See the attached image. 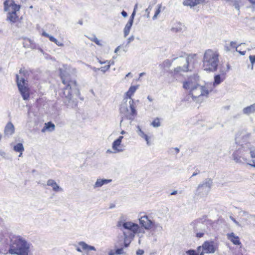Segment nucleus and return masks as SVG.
<instances>
[{"mask_svg": "<svg viewBox=\"0 0 255 255\" xmlns=\"http://www.w3.org/2000/svg\"><path fill=\"white\" fill-rule=\"evenodd\" d=\"M60 72L62 82L66 86L63 88L62 96L65 98L64 100L65 104L68 107L73 108L77 105V98L80 94L76 82L75 80H71L70 75L68 74L64 73L61 69H60Z\"/></svg>", "mask_w": 255, "mask_h": 255, "instance_id": "obj_1", "label": "nucleus"}, {"mask_svg": "<svg viewBox=\"0 0 255 255\" xmlns=\"http://www.w3.org/2000/svg\"><path fill=\"white\" fill-rule=\"evenodd\" d=\"M183 88L186 90L188 95L190 96L194 101L202 100L203 97H207L212 91L210 85L199 84L198 80L195 77H191L183 83Z\"/></svg>", "mask_w": 255, "mask_h": 255, "instance_id": "obj_2", "label": "nucleus"}, {"mask_svg": "<svg viewBox=\"0 0 255 255\" xmlns=\"http://www.w3.org/2000/svg\"><path fill=\"white\" fill-rule=\"evenodd\" d=\"M8 253L11 255H30L31 244L19 235H11Z\"/></svg>", "mask_w": 255, "mask_h": 255, "instance_id": "obj_3", "label": "nucleus"}, {"mask_svg": "<svg viewBox=\"0 0 255 255\" xmlns=\"http://www.w3.org/2000/svg\"><path fill=\"white\" fill-rule=\"evenodd\" d=\"M117 226L123 231L124 237L126 238L134 239L135 236L137 235L140 239L145 233L144 230L138 224L131 221H126L123 217H120ZM138 243H140V239Z\"/></svg>", "mask_w": 255, "mask_h": 255, "instance_id": "obj_4", "label": "nucleus"}, {"mask_svg": "<svg viewBox=\"0 0 255 255\" xmlns=\"http://www.w3.org/2000/svg\"><path fill=\"white\" fill-rule=\"evenodd\" d=\"M251 135V133L247 131L246 129L240 130L236 133L235 137L236 142L241 144L242 148L233 154V159L236 162L241 163L243 162V160L244 161L247 160L242 150L243 148L244 149L251 146V143L249 142Z\"/></svg>", "mask_w": 255, "mask_h": 255, "instance_id": "obj_5", "label": "nucleus"}, {"mask_svg": "<svg viewBox=\"0 0 255 255\" xmlns=\"http://www.w3.org/2000/svg\"><path fill=\"white\" fill-rule=\"evenodd\" d=\"M212 225L213 222L207 219L206 216L194 220L190 224L194 232L196 233V237L198 238L203 237L205 234H210Z\"/></svg>", "mask_w": 255, "mask_h": 255, "instance_id": "obj_6", "label": "nucleus"}, {"mask_svg": "<svg viewBox=\"0 0 255 255\" xmlns=\"http://www.w3.org/2000/svg\"><path fill=\"white\" fill-rule=\"evenodd\" d=\"M202 67L204 70L213 72L217 70L219 63V54L212 49L206 50L203 55Z\"/></svg>", "mask_w": 255, "mask_h": 255, "instance_id": "obj_7", "label": "nucleus"}, {"mask_svg": "<svg viewBox=\"0 0 255 255\" xmlns=\"http://www.w3.org/2000/svg\"><path fill=\"white\" fill-rule=\"evenodd\" d=\"M4 11H7L6 20L11 23L16 22L18 20L16 13L20 9V5L15 4L13 0H5L3 2Z\"/></svg>", "mask_w": 255, "mask_h": 255, "instance_id": "obj_8", "label": "nucleus"}, {"mask_svg": "<svg viewBox=\"0 0 255 255\" xmlns=\"http://www.w3.org/2000/svg\"><path fill=\"white\" fill-rule=\"evenodd\" d=\"M197 54H193L189 55L184 54L179 58H174L173 60H178L179 63L183 64V66H179L174 68L173 71L171 72L172 76H174L176 74L182 72H187L189 70L188 65L192 59L195 58Z\"/></svg>", "mask_w": 255, "mask_h": 255, "instance_id": "obj_9", "label": "nucleus"}, {"mask_svg": "<svg viewBox=\"0 0 255 255\" xmlns=\"http://www.w3.org/2000/svg\"><path fill=\"white\" fill-rule=\"evenodd\" d=\"M136 105L132 99L129 100L128 104H122L120 108L121 113L124 114L128 120L132 121L137 115Z\"/></svg>", "mask_w": 255, "mask_h": 255, "instance_id": "obj_10", "label": "nucleus"}, {"mask_svg": "<svg viewBox=\"0 0 255 255\" xmlns=\"http://www.w3.org/2000/svg\"><path fill=\"white\" fill-rule=\"evenodd\" d=\"M212 184L213 181L211 178L205 179L198 186L195 193V195L200 197L207 195L211 190Z\"/></svg>", "mask_w": 255, "mask_h": 255, "instance_id": "obj_11", "label": "nucleus"}, {"mask_svg": "<svg viewBox=\"0 0 255 255\" xmlns=\"http://www.w3.org/2000/svg\"><path fill=\"white\" fill-rule=\"evenodd\" d=\"M16 82L18 89L22 96L23 100H27L29 97L28 88L25 86V82L24 78L19 79V76L16 75Z\"/></svg>", "mask_w": 255, "mask_h": 255, "instance_id": "obj_12", "label": "nucleus"}, {"mask_svg": "<svg viewBox=\"0 0 255 255\" xmlns=\"http://www.w3.org/2000/svg\"><path fill=\"white\" fill-rule=\"evenodd\" d=\"M76 250L79 253L84 251H96L95 247L88 245L84 241H80L78 243V245H74Z\"/></svg>", "mask_w": 255, "mask_h": 255, "instance_id": "obj_13", "label": "nucleus"}, {"mask_svg": "<svg viewBox=\"0 0 255 255\" xmlns=\"http://www.w3.org/2000/svg\"><path fill=\"white\" fill-rule=\"evenodd\" d=\"M140 225L144 230H149L153 226V222L150 220L148 216L144 215L139 219Z\"/></svg>", "mask_w": 255, "mask_h": 255, "instance_id": "obj_14", "label": "nucleus"}, {"mask_svg": "<svg viewBox=\"0 0 255 255\" xmlns=\"http://www.w3.org/2000/svg\"><path fill=\"white\" fill-rule=\"evenodd\" d=\"M204 253L213 254L215 252L216 246L213 241H206L202 245Z\"/></svg>", "mask_w": 255, "mask_h": 255, "instance_id": "obj_15", "label": "nucleus"}, {"mask_svg": "<svg viewBox=\"0 0 255 255\" xmlns=\"http://www.w3.org/2000/svg\"><path fill=\"white\" fill-rule=\"evenodd\" d=\"M112 149L114 153L123 152L125 150V146L122 144V142L115 140L112 143Z\"/></svg>", "mask_w": 255, "mask_h": 255, "instance_id": "obj_16", "label": "nucleus"}, {"mask_svg": "<svg viewBox=\"0 0 255 255\" xmlns=\"http://www.w3.org/2000/svg\"><path fill=\"white\" fill-rule=\"evenodd\" d=\"M138 87L139 85L131 86L129 87L128 90L126 93L125 94L124 100H126V102H128V99L130 100V99H132L131 96L135 92Z\"/></svg>", "mask_w": 255, "mask_h": 255, "instance_id": "obj_17", "label": "nucleus"}, {"mask_svg": "<svg viewBox=\"0 0 255 255\" xmlns=\"http://www.w3.org/2000/svg\"><path fill=\"white\" fill-rule=\"evenodd\" d=\"M14 127L13 125L11 123H8L4 128V135L7 137H9L12 135L14 132Z\"/></svg>", "mask_w": 255, "mask_h": 255, "instance_id": "obj_18", "label": "nucleus"}, {"mask_svg": "<svg viewBox=\"0 0 255 255\" xmlns=\"http://www.w3.org/2000/svg\"><path fill=\"white\" fill-rule=\"evenodd\" d=\"M112 181V179L98 178L93 185V187L94 189L100 188L104 185L111 183Z\"/></svg>", "mask_w": 255, "mask_h": 255, "instance_id": "obj_19", "label": "nucleus"}, {"mask_svg": "<svg viewBox=\"0 0 255 255\" xmlns=\"http://www.w3.org/2000/svg\"><path fill=\"white\" fill-rule=\"evenodd\" d=\"M227 237L229 240L235 245H239L241 244L239 237L233 232L227 234Z\"/></svg>", "mask_w": 255, "mask_h": 255, "instance_id": "obj_20", "label": "nucleus"}, {"mask_svg": "<svg viewBox=\"0 0 255 255\" xmlns=\"http://www.w3.org/2000/svg\"><path fill=\"white\" fill-rule=\"evenodd\" d=\"M242 112L243 114L247 116L255 113V103L243 108Z\"/></svg>", "mask_w": 255, "mask_h": 255, "instance_id": "obj_21", "label": "nucleus"}, {"mask_svg": "<svg viewBox=\"0 0 255 255\" xmlns=\"http://www.w3.org/2000/svg\"><path fill=\"white\" fill-rule=\"evenodd\" d=\"M47 185L49 186H51L53 190L55 192L63 191V189L60 187L54 180L49 179L47 181Z\"/></svg>", "mask_w": 255, "mask_h": 255, "instance_id": "obj_22", "label": "nucleus"}, {"mask_svg": "<svg viewBox=\"0 0 255 255\" xmlns=\"http://www.w3.org/2000/svg\"><path fill=\"white\" fill-rule=\"evenodd\" d=\"M184 28V25L180 22H177L173 24L170 30L172 32L177 33L181 32Z\"/></svg>", "mask_w": 255, "mask_h": 255, "instance_id": "obj_23", "label": "nucleus"}, {"mask_svg": "<svg viewBox=\"0 0 255 255\" xmlns=\"http://www.w3.org/2000/svg\"><path fill=\"white\" fill-rule=\"evenodd\" d=\"M13 149L16 152H19V157H21L22 155V153L24 150V146L21 143H18L16 144L13 145Z\"/></svg>", "mask_w": 255, "mask_h": 255, "instance_id": "obj_24", "label": "nucleus"}, {"mask_svg": "<svg viewBox=\"0 0 255 255\" xmlns=\"http://www.w3.org/2000/svg\"><path fill=\"white\" fill-rule=\"evenodd\" d=\"M202 2V0H184L183 4L184 5L189 6L192 7L201 3Z\"/></svg>", "mask_w": 255, "mask_h": 255, "instance_id": "obj_25", "label": "nucleus"}, {"mask_svg": "<svg viewBox=\"0 0 255 255\" xmlns=\"http://www.w3.org/2000/svg\"><path fill=\"white\" fill-rule=\"evenodd\" d=\"M243 44H245V43H241L237 45V44L236 42L231 41L229 44H226V45H225V49L227 51H229L231 50L232 48H235L236 51H238V48H239V47Z\"/></svg>", "mask_w": 255, "mask_h": 255, "instance_id": "obj_26", "label": "nucleus"}, {"mask_svg": "<svg viewBox=\"0 0 255 255\" xmlns=\"http://www.w3.org/2000/svg\"><path fill=\"white\" fill-rule=\"evenodd\" d=\"M55 125L51 122H48L44 124L43 128L41 129L42 132H45L46 130L52 131L54 130Z\"/></svg>", "mask_w": 255, "mask_h": 255, "instance_id": "obj_27", "label": "nucleus"}, {"mask_svg": "<svg viewBox=\"0 0 255 255\" xmlns=\"http://www.w3.org/2000/svg\"><path fill=\"white\" fill-rule=\"evenodd\" d=\"M225 79V76H221V75H216L214 77V82L213 83V86L214 87L221 84Z\"/></svg>", "mask_w": 255, "mask_h": 255, "instance_id": "obj_28", "label": "nucleus"}, {"mask_svg": "<svg viewBox=\"0 0 255 255\" xmlns=\"http://www.w3.org/2000/svg\"><path fill=\"white\" fill-rule=\"evenodd\" d=\"M230 69V66L229 64L226 65V66H222L220 67V74L219 75H221V76H225L227 72Z\"/></svg>", "mask_w": 255, "mask_h": 255, "instance_id": "obj_29", "label": "nucleus"}, {"mask_svg": "<svg viewBox=\"0 0 255 255\" xmlns=\"http://www.w3.org/2000/svg\"><path fill=\"white\" fill-rule=\"evenodd\" d=\"M132 24H133V23H132L131 22H129V21H128L127 22V23L126 24V25L124 28V36L125 37H127L128 35Z\"/></svg>", "mask_w": 255, "mask_h": 255, "instance_id": "obj_30", "label": "nucleus"}, {"mask_svg": "<svg viewBox=\"0 0 255 255\" xmlns=\"http://www.w3.org/2000/svg\"><path fill=\"white\" fill-rule=\"evenodd\" d=\"M171 65V62L169 60H166L159 65V67L162 69L166 68H169Z\"/></svg>", "mask_w": 255, "mask_h": 255, "instance_id": "obj_31", "label": "nucleus"}, {"mask_svg": "<svg viewBox=\"0 0 255 255\" xmlns=\"http://www.w3.org/2000/svg\"><path fill=\"white\" fill-rule=\"evenodd\" d=\"M136 131L137 134L142 138H143L146 135L144 131L141 129L140 127L139 126L136 127Z\"/></svg>", "mask_w": 255, "mask_h": 255, "instance_id": "obj_32", "label": "nucleus"}, {"mask_svg": "<svg viewBox=\"0 0 255 255\" xmlns=\"http://www.w3.org/2000/svg\"><path fill=\"white\" fill-rule=\"evenodd\" d=\"M151 125L154 128H158L160 126V122L159 118L155 119L151 123Z\"/></svg>", "mask_w": 255, "mask_h": 255, "instance_id": "obj_33", "label": "nucleus"}, {"mask_svg": "<svg viewBox=\"0 0 255 255\" xmlns=\"http://www.w3.org/2000/svg\"><path fill=\"white\" fill-rule=\"evenodd\" d=\"M42 35L44 36H45L46 37H48L50 41L55 42H57V39L54 37L53 36L50 35L49 34L46 33L45 31H43L42 33Z\"/></svg>", "mask_w": 255, "mask_h": 255, "instance_id": "obj_34", "label": "nucleus"}, {"mask_svg": "<svg viewBox=\"0 0 255 255\" xmlns=\"http://www.w3.org/2000/svg\"><path fill=\"white\" fill-rule=\"evenodd\" d=\"M157 9L156 10L155 12L152 17V19L153 20L156 19L157 18L158 15L159 14V13L161 12V4H158L157 5Z\"/></svg>", "mask_w": 255, "mask_h": 255, "instance_id": "obj_35", "label": "nucleus"}, {"mask_svg": "<svg viewBox=\"0 0 255 255\" xmlns=\"http://www.w3.org/2000/svg\"><path fill=\"white\" fill-rule=\"evenodd\" d=\"M247 148L250 149L251 157L252 158H255V148L254 147H251V145Z\"/></svg>", "mask_w": 255, "mask_h": 255, "instance_id": "obj_36", "label": "nucleus"}, {"mask_svg": "<svg viewBox=\"0 0 255 255\" xmlns=\"http://www.w3.org/2000/svg\"><path fill=\"white\" fill-rule=\"evenodd\" d=\"M110 66H111V64H110V63H109V64H107V65L105 66H103V67H101V68H100V70L103 72V73H105L106 71H107L108 70H109V69L110 68Z\"/></svg>", "mask_w": 255, "mask_h": 255, "instance_id": "obj_37", "label": "nucleus"}, {"mask_svg": "<svg viewBox=\"0 0 255 255\" xmlns=\"http://www.w3.org/2000/svg\"><path fill=\"white\" fill-rule=\"evenodd\" d=\"M133 239H130V238H126L125 237H124V245L125 247H128L131 240H132Z\"/></svg>", "mask_w": 255, "mask_h": 255, "instance_id": "obj_38", "label": "nucleus"}, {"mask_svg": "<svg viewBox=\"0 0 255 255\" xmlns=\"http://www.w3.org/2000/svg\"><path fill=\"white\" fill-rule=\"evenodd\" d=\"M227 1H232L234 2V5L235 6V7L238 10H239L240 9V6L238 2L236 0H226Z\"/></svg>", "mask_w": 255, "mask_h": 255, "instance_id": "obj_39", "label": "nucleus"}, {"mask_svg": "<svg viewBox=\"0 0 255 255\" xmlns=\"http://www.w3.org/2000/svg\"><path fill=\"white\" fill-rule=\"evenodd\" d=\"M155 230H157V231H161L163 230L162 227L159 224H156L153 225Z\"/></svg>", "mask_w": 255, "mask_h": 255, "instance_id": "obj_40", "label": "nucleus"}, {"mask_svg": "<svg viewBox=\"0 0 255 255\" xmlns=\"http://www.w3.org/2000/svg\"><path fill=\"white\" fill-rule=\"evenodd\" d=\"M188 255H198V254L194 250H190L186 252Z\"/></svg>", "mask_w": 255, "mask_h": 255, "instance_id": "obj_41", "label": "nucleus"}, {"mask_svg": "<svg viewBox=\"0 0 255 255\" xmlns=\"http://www.w3.org/2000/svg\"><path fill=\"white\" fill-rule=\"evenodd\" d=\"M250 61L252 64V68H253V65L255 63V55H250L249 57Z\"/></svg>", "mask_w": 255, "mask_h": 255, "instance_id": "obj_42", "label": "nucleus"}, {"mask_svg": "<svg viewBox=\"0 0 255 255\" xmlns=\"http://www.w3.org/2000/svg\"><path fill=\"white\" fill-rule=\"evenodd\" d=\"M142 138L145 139L147 145L149 146L151 144L150 140H149V137L147 134H146Z\"/></svg>", "mask_w": 255, "mask_h": 255, "instance_id": "obj_43", "label": "nucleus"}, {"mask_svg": "<svg viewBox=\"0 0 255 255\" xmlns=\"http://www.w3.org/2000/svg\"><path fill=\"white\" fill-rule=\"evenodd\" d=\"M115 253L116 254V255L123 254H124L123 249L122 248L117 249L115 251Z\"/></svg>", "mask_w": 255, "mask_h": 255, "instance_id": "obj_44", "label": "nucleus"}, {"mask_svg": "<svg viewBox=\"0 0 255 255\" xmlns=\"http://www.w3.org/2000/svg\"><path fill=\"white\" fill-rule=\"evenodd\" d=\"M135 12H136L135 11H133L128 21L131 22L132 23H133V19H134L135 14Z\"/></svg>", "mask_w": 255, "mask_h": 255, "instance_id": "obj_45", "label": "nucleus"}, {"mask_svg": "<svg viewBox=\"0 0 255 255\" xmlns=\"http://www.w3.org/2000/svg\"><path fill=\"white\" fill-rule=\"evenodd\" d=\"M151 9H152V7L151 6V5H149L148 8L145 9V12L147 13V18L149 17V16H150L149 13H150V11L151 10Z\"/></svg>", "mask_w": 255, "mask_h": 255, "instance_id": "obj_46", "label": "nucleus"}, {"mask_svg": "<svg viewBox=\"0 0 255 255\" xmlns=\"http://www.w3.org/2000/svg\"><path fill=\"white\" fill-rule=\"evenodd\" d=\"M230 218L235 224H236V225L238 226H241V225L239 224V223L238 221H237L236 219L232 216H230Z\"/></svg>", "mask_w": 255, "mask_h": 255, "instance_id": "obj_47", "label": "nucleus"}, {"mask_svg": "<svg viewBox=\"0 0 255 255\" xmlns=\"http://www.w3.org/2000/svg\"><path fill=\"white\" fill-rule=\"evenodd\" d=\"M93 41L96 43L97 45H99V46H102V44L100 43V41H99V40L96 38V37H95L93 39Z\"/></svg>", "mask_w": 255, "mask_h": 255, "instance_id": "obj_48", "label": "nucleus"}, {"mask_svg": "<svg viewBox=\"0 0 255 255\" xmlns=\"http://www.w3.org/2000/svg\"><path fill=\"white\" fill-rule=\"evenodd\" d=\"M98 62L101 64H109L110 63V61H108V60H105V61H102L101 60H99V59H98Z\"/></svg>", "mask_w": 255, "mask_h": 255, "instance_id": "obj_49", "label": "nucleus"}, {"mask_svg": "<svg viewBox=\"0 0 255 255\" xmlns=\"http://www.w3.org/2000/svg\"><path fill=\"white\" fill-rule=\"evenodd\" d=\"M249 165L255 167V160H252L250 163H248Z\"/></svg>", "mask_w": 255, "mask_h": 255, "instance_id": "obj_50", "label": "nucleus"}, {"mask_svg": "<svg viewBox=\"0 0 255 255\" xmlns=\"http://www.w3.org/2000/svg\"><path fill=\"white\" fill-rule=\"evenodd\" d=\"M134 37L133 35L131 36L128 39V43H129L131 41H133Z\"/></svg>", "mask_w": 255, "mask_h": 255, "instance_id": "obj_51", "label": "nucleus"}, {"mask_svg": "<svg viewBox=\"0 0 255 255\" xmlns=\"http://www.w3.org/2000/svg\"><path fill=\"white\" fill-rule=\"evenodd\" d=\"M144 254V251L142 250H138L136 251L137 255H142Z\"/></svg>", "mask_w": 255, "mask_h": 255, "instance_id": "obj_52", "label": "nucleus"}, {"mask_svg": "<svg viewBox=\"0 0 255 255\" xmlns=\"http://www.w3.org/2000/svg\"><path fill=\"white\" fill-rule=\"evenodd\" d=\"M54 43H55L57 45H58V46H64L63 43H61V42H59L57 40V42H55Z\"/></svg>", "mask_w": 255, "mask_h": 255, "instance_id": "obj_53", "label": "nucleus"}, {"mask_svg": "<svg viewBox=\"0 0 255 255\" xmlns=\"http://www.w3.org/2000/svg\"><path fill=\"white\" fill-rule=\"evenodd\" d=\"M123 138H124V136L123 135H121V136H119V137L117 139H116V140L117 141L122 142V139H123Z\"/></svg>", "mask_w": 255, "mask_h": 255, "instance_id": "obj_54", "label": "nucleus"}, {"mask_svg": "<svg viewBox=\"0 0 255 255\" xmlns=\"http://www.w3.org/2000/svg\"><path fill=\"white\" fill-rule=\"evenodd\" d=\"M109 255H116L115 253V252H114L113 250H111L108 252Z\"/></svg>", "mask_w": 255, "mask_h": 255, "instance_id": "obj_55", "label": "nucleus"}, {"mask_svg": "<svg viewBox=\"0 0 255 255\" xmlns=\"http://www.w3.org/2000/svg\"><path fill=\"white\" fill-rule=\"evenodd\" d=\"M121 14L123 15V16H124V17H127L128 16L127 12L124 11V10H123Z\"/></svg>", "mask_w": 255, "mask_h": 255, "instance_id": "obj_56", "label": "nucleus"}, {"mask_svg": "<svg viewBox=\"0 0 255 255\" xmlns=\"http://www.w3.org/2000/svg\"><path fill=\"white\" fill-rule=\"evenodd\" d=\"M132 77V74L130 73V72H129L128 73L125 77V79H126L127 77Z\"/></svg>", "mask_w": 255, "mask_h": 255, "instance_id": "obj_57", "label": "nucleus"}, {"mask_svg": "<svg viewBox=\"0 0 255 255\" xmlns=\"http://www.w3.org/2000/svg\"><path fill=\"white\" fill-rule=\"evenodd\" d=\"M237 52H238L239 53H240L242 55H244L246 53V51H241L240 50H239L238 49V51H237Z\"/></svg>", "mask_w": 255, "mask_h": 255, "instance_id": "obj_58", "label": "nucleus"}, {"mask_svg": "<svg viewBox=\"0 0 255 255\" xmlns=\"http://www.w3.org/2000/svg\"><path fill=\"white\" fill-rule=\"evenodd\" d=\"M0 155L2 156H4L5 155V153L4 151L0 150Z\"/></svg>", "mask_w": 255, "mask_h": 255, "instance_id": "obj_59", "label": "nucleus"}, {"mask_svg": "<svg viewBox=\"0 0 255 255\" xmlns=\"http://www.w3.org/2000/svg\"><path fill=\"white\" fill-rule=\"evenodd\" d=\"M177 194V191L174 190L170 193L171 195H175Z\"/></svg>", "mask_w": 255, "mask_h": 255, "instance_id": "obj_60", "label": "nucleus"}, {"mask_svg": "<svg viewBox=\"0 0 255 255\" xmlns=\"http://www.w3.org/2000/svg\"><path fill=\"white\" fill-rule=\"evenodd\" d=\"M120 47H121V46H118V47L116 48V49L115 50V53H118V51H119V50H120Z\"/></svg>", "mask_w": 255, "mask_h": 255, "instance_id": "obj_61", "label": "nucleus"}, {"mask_svg": "<svg viewBox=\"0 0 255 255\" xmlns=\"http://www.w3.org/2000/svg\"><path fill=\"white\" fill-rule=\"evenodd\" d=\"M92 70L95 72H97L99 70H100V68H97L96 67H93Z\"/></svg>", "mask_w": 255, "mask_h": 255, "instance_id": "obj_62", "label": "nucleus"}, {"mask_svg": "<svg viewBox=\"0 0 255 255\" xmlns=\"http://www.w3.org/2000/svg\"><path fill=\"white\" fill-rule=\"evenodd\" d=\"M27 40L29 41V42L30 43V44L31 45V46H32V45L34 44L33 41L32 40H31L29 39H27Z\"/></svg>", "mask_w": 255, "mask_h": 255, "instance_id": "obj_63", "label": "nucleus"}, {"mask_svg": "<svg viewBox=\"0 0 255 255\" xmlns=\"http://www.w3.org/2000/svg\"><path fill=\"white\" fill-rule=\"evenodd\" d=\"M252 4H255V0H248Z\"/></svg>", "mask_w": 255, "mask_h": 255, "instance_id": "obj_64", "label": "nucleus"}]
</instances>
